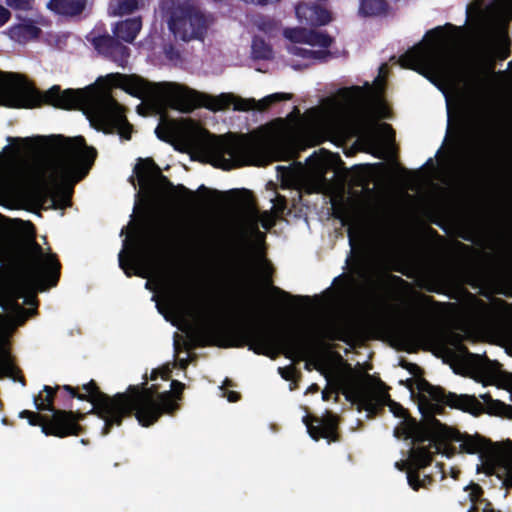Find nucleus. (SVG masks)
Instances as JSON below:
<instances>
[{"instance_id": "nucleus-33", "label": "nucleus", "mask_w": 512, "mask_h": 512, "mask_svg": "<svg viewBox=\"0 0 512 512\" xmlns=\"http://www.w3.org/2000/svg\"><path fill=\"white\" fill-rule=\"evenodd\" d=\"M14 371V365L10 359L9 350L4 344H0V378L10 375Z\"/></svg>"}, {"instance_id": "nucleus-60", "label": "nucleus", "mask_w": 512, "mask_h": 512, "mask_svg": "<svg viewBox=\"0 0 512 512\" xmlns=\"http://www.w3.org/2000/svg\"><path fill=\"white\" fill-rule=\"evenodd\" d=\"M381 127L385 131H393L392 126L390 124H388V123H382Z\"/></svg>"}, {"instance_id": "nucleus-43", "label": "nucleus", "mask_w": 512, "mask_h": 512, "mask_svg": "<svg viewBox=\"0 0 512 512\" xmlns=\"http://www.w3.org/2000/svg\"><path fill=\"white\" fill-rule=\"evenodd\" d=\"M164 55L168 60L174 62H177L181 59L180 51L172 44L166 45L164 47Z\"/></svg>"}, {"instance_id": "nucleus-17", "label": "nucleus", "mask_w": 512, "mask_h": 512, "mask_svg": "<svg viewBox=\"0 0 512 512\" xmlns=\"http://www.w3.org/2000/svg\"><path fill=\"white\" fill-rule=\"evenodd\" d=\"M303 422L310 437L315 441L321 438L326 439L329 444L340 441L338 418L335 414L327 412L322 418L306 415L303 417Z\"/></svg>"}, {"instance_id": "nucleus-2", "label": "nucleus", "mask_w": 512, "mask_h": 512, "mask_svg": "<svg viewBox=\"0 0 512 512\" xmlns=\"http://www.w3.org/2000/svg\"><path fill=\"white\" fill-rule=\"evenodd\" d=\"M171 390L159 392L158 385L147 386V376L138 385H129L125 392H118L110 396L101 391L95 380H90L85 389L87 394L78 395L80 399L94 402L91 413L103 420L101 434L108 435L115 426H120L125 418L135 416L143 427L156 423L164 414L174 415L180 409L178 401L182 400L185 385L178 381H171Z\"/></svg>"}, {"instance_id": "nucleus-5", "label": "nucleus", "mask_w": 512, "mask_h": 512, "mask_svg": "<svg viewBox=\"0 0 512 512\" xmlns=\"http://www.w3.org/2000/svg\"><path fill=\"white\" fill-rule=\"evenodd\" d=\"M107 79L111 85L121 88L133 97L155 104L172 102L177 108L187 112L196 107L218 112L228 109L234 101V95L230 93L211 96L176 83L151 82L137 74L111 73L107 75Z\"/></svg>"}, {"instance_id": "nucleus-10", "label": "nucleus", "mask_w": 512, "mask_h": 512, "mask_svg": "<svg viewBox=\"0 0 512 512\" xmlns=\"http://www.w3.org/2000/svg\"><path fill=\"white\" fill-rule=\"evenodd\" d=\"M200 134L203 150L216 168L231 170L251 165L259 152L258 144L245 135L224 138L212 135L206 129H201Z\"/></svg>"}, {"instance_id": "nucleus-27", "label": "nucleus", "mask_w": 512, "mask_h": 512, "mask_svg": "<svg viewBox=\"0 0 512 512\" xmlns=\"http://www.w3.org/2000/svg\"><path fill=\"white\" fill-rule=\"evenodd\" d=\"M139 6V0H110L108 13L114 17L129 15L138 10Z\"/></svg>"}, {"instance_id": "nucleus-29", "label": "nucleus", "mask_w": 512, "mask_h": 512, "mask_svg": "<svg viewBox=\"0 0 512 512\" xmlns=\"http://www.w3.org/2000/svg\"><path fill=\"white\" fill-rule=\"evenodd\" d=\"M290 52L295 56L316 60L318 62H326L332 56L329 50H312L298 46L292 47Z\"/></svg>"}, {"instance_id": "nucleus-54", "label": "nucleus", "mask_w": 512, "mask_h": 512, "mask_svg": "<svg viewBox=\"0 0 512 512\" xmlns=\"http://www.w3.org/2000/svg\"><path fill=\"white\" fill-rule=\"evenodd\" d=\"M391 280L401 285H408V283L399 276L391 275Z\"/></svg>"}, {"instance_id": "nucleus-57", "label": "nucleus", "mask_w": 512, "mask_h": 512, "mask_svg": "<svg viewBox=\"0 0 512 512\" xmlns=\"http://www.w3.org/2000/svg\"><path fill=\"white\" fill-rule=\"evenodd\" d=\"M160 375V370L158 369H154L152 370L151 372V375H150V379L151 380H156L158 378V376Z\"/></svg>"}, {"instance_id": "nucleus-18", "label": "nucleus", "mask_w": 512, "mask_h": 512, "mask_svg": "<svg viewBox=\"0 0 512 512\" xmlns=\"http://www.w3.org/2000/svg\"><path fill=\"white\" fill-rule=\"evenodd\" d=\"M460 446L466 453L479 454L488 474L492 475L496 473L499 457L498 451L491 441L478 436H467L463 439Z\"/></svg>"}, {"instance_id": "nucleus-58", "label": "nucleus", "mask_w": 512, "mask_h": 512, "mask_svg": "<svg viewBox=\"0 0 512 512\" xmlns=\"http://www.w3.org/2000/svg\"><path fill=\"white\" fill-rule=\"evenodd\" d=\"M479 505L478 504H472L471 507L467 510V512H479Z\"/></svg>"}, {"instance_id": "nucleus-23", "label": "nucleus", "mask_w": 512, "mask_h": 512, "mask_svg": "<svg viewBox=\"0 0 512 512\" xmlns=\"http://www.w3.org/2000/svg\"><path fill=\"white\" fill-rule=\"evenodd\" d=\"M141 28V17L128 18L115 24L113 34L118 38V40L132 43L136 39Z\"/></svg>"}, {"instance_id": "nucleus-6", "label": "nucleus", "mask_w": 512, "mask_h": 512, "mask_svg": "<svg viewBox=\"0 0 512 512\" xmlns=\"http://www.w3.org/2000/svg\"><path fill=\"white\" fill-rule=\"evenodd\" d=\"M257 355L271 356L282 351L287 358L304 360L310 354V342L299 330L291 327H274L254 323L232 330L228 343L223 347H245Z\"/></svg>"}, {"instance_id": "nucleus-24", "label": "nucleus", "mask_w": 512, "mask_h": 512, "mask_svg": "<svg viewBox=\"0 0 512 512\" xmlns=\"http://www.w3.org/2000/svg\"><path fill=\"white\" fill-rule=\"evenodd\" d=\"M10 37L18 42H27L40 37L42 30L31 19L13 25L9 29Z\"/></svg>"}, {"instance_id": "nucleus-41", "label": "nucleus", "mask_w": 512, "mask_h": 512, "mask_svg": "<svg viewBox=\"0 0 512 512\" xmlns=\"http://www.w3.org/2000/svg\"><path fill=\"white\" fill-rule=\"evenodd\" d=\"M202 245L201 248H203L205 251H212L216 247V237L215 235L210 231H202Z\"/></svg>"}, {"instance_id": "nucleus-42", "label": "nucleus", "mask_w": 512, "mask_h": 512, "mask_svg": "<svg viewBox=\"0 0 512 512\" xmlns=\"http://www.w3.org/2000/svg\"><path fill=\"white\" fill-rule=\"evenodd\" d=\"M5 2L14 10L28 11L32 9L34 0H5Z\"/></svg>"}, {"instance_id": "nucleus-52", "label": "nucleus", "mask_w": 512, "mask_h": 512, "mask_svg": "<svg viewBox=\"0 0 512 512\" xmlns=\"http://www.w3.org/2000/svg\"><path fill=\"white\" fill-rule=\"evenodd\" d=\"M227 399L229 402H237L240 399V393L236 391H229L227 393Z\"/></svg>"}, {"instance_id": "nucleus-14", "label": "nucleus", "mask_w": 512, "mask_h": 512, "mask_svg": "<svg viewBox=\"0 0 512 512\" xmlns=\"http://www.w3.org/2000/svg\"><path fill=\"white\" fill-rule=\"evenodd\" d=\"M91 413V410L88 412ZM87 413L80 411H72L59 409L54 411L47 418L46 424L43 425V433L46 436H54L65 438L68 436H79L85 432L84 426L80 424L86 417Z\"/></svg>"}, {"instance_id": "nucleus-64", "label": "nucleus", "mask_w": 512, "mask_h": 512, "mask_svg": "<svg viewBox=\"0 0 512 512\" xmlns=\"http://www.w3.org/2000/svg\"><path fill=\"white\" fill-rule=\"evenodd\" d=\"M262 226H263L264 228H266V229H268V228L270 227V225H269L268 223H266V222H263V223H262Z\"/></svg>"}, {"instance_id": "nucleus-31", "label": "nucleus", "mask_w": 512, "mask_h": 512, "mask_svg": "<svg viewBox=\"0 0 512 512\" xmlns=\"http://www.w3.org/2000/svg\"><path fill=\"white\" fill-rule=\"evenodd\" d=\"M154 132L159 140L172 144L176 133L175 123L170 120L161 121Z\"/></svg>"}, {"instance_id": "nucleus-56", "label": "nucleus", "mask_w": 512, "mask_h": 512, "mask_svg": "<svg viewBox=\"0 0 512 512\" xmlns=\"http://www.w3.org/2000/svg\"><path fill=\"white\" fill-rule=\"evenodd\" d=\"M198 192L208 194V193H210L211 191H210L207 187H205L204 185H201V186L198 188ZM212 192H213V193H218V191H216V190H213Z\"/></svg>"}, {"instance_id": "nucleus-8", "label": "nucleus", "mask_w": 512, "mask_h": 512, "mask_svg": "<svg viewBox=\"0 0 512 512\" xmlns=\"http://www.w3.org/2000/svg\"><path fill=\"white\" fill-rule=\"evenodd\" d=\"M446 28L456 29L454 25L447 23L429 30L423 43L413 46L399 57L400 65L427 78L428 73L439 77L447 76L450 73V55L447 49L449 36L445 32ZM429 79L431 80L430 77Z\"/></svg>"}, {"instance_id": "nucleus-12", "label": "nucleus", "mask_w": 512, "mask_h": 512, "mask_svg": "<svg viewBox=\"0 0 512 512\" xmlns=\"http://www.w3.org/2000/svg\"><path fill=\"white\" fill-rule=\"evenodd\" d=\"M133 172L142 187H150L153 191L165 188L184 198L187 205L192 206L195 204V192L182 184L174 186L173 183L161 173L160 168L152 158H139Z\"/></svg>"}, {"instance_id": "nucleus-1", "label": "nucleus", "mask_w": 512, "mask_h": 512, "mask_svg": "<svg viewBox=\"0 0 512 512\" xmlns=\"http://www.w3.org/2000/svg\"><path fill=\"white\" fill-rule=\"evenodd\" d=\"M15 156L22 150L34 152L38 147L49 153L46 162L47 176L28 189L31 198L40 205L49 200L55 209L71 205L73 186L89 172L97 157L94 147L87 146L83 136L65 137L61 134L36 137H8Z\"/></svg>"}, {"instance_id": "nucleus-35", "label": "nucleus", "mask_w": 512, "mask_h": 512, "mask_svg": "<svg viewBox=\"0 0 512 512\" xmlns=\"http://www.w3.org/2000/svg\"><path fill=\"white\" fill-rule=\"evenodd\" d=\"M350 335V327L347 323L339 322V325H334L329 332L331 340L347 341Z\"/></svg>"}, {"instance_id": "nucleus-55", "label": "nucleus", "mask_w": 512, "mask_h": 512, "mask_svg": "<svg viewBox=\"0 0 512 512\" xmlns=\"http://www.w3.org/2000/svg\"><path fill=\"white\" fill-rule=\"evenodd\" d=\"M239 271H241V273L243 274L244 272L246 273L248 271V268H249V263L246 261V262H242L241 265L239 266Z\"/></svg>"}, {"instance_id": "nucleus-3", "label": "nucleus", "mask_w": 512, "mask_h": 512, "mask_svg": "<svg viewBox=\"0 0 512 512\" xmlns=\"http://www.w3.org/2000/svg\"><path fill=\"white\" fill-rule=\"evenodd\" d=\"M3 77L4 73L0 72V105L32 108L44 103L66 110L86 106L88 119L97 130L108 134L117 132L121 138L131 139L133 126L127 120L125 108L110 93L91 95L84 90H61L59 85H54L44 93L32 89L21 99Z\"/></svg>"}, {"instance_id": "nucleus-4", "label": "nucleus", "mask_w": 512, "mask_h": 512, "mask_svg": "<svg viewBox=\"0 0 512 512\" xmlns=\"http://www.w3.org/2000/svg\"><path fill=\"white\" fill-rule=\"evenodd\" d=\"M16 263L20 272V286L0 283V307L10 313L12 321L22 326L31 316L37 313V298L32 295L25 298L28 305L35 308L26 309L19 304L24 297L25 288L46 291L55 287L61 275V263L57 255L44 254L42 246L35 239L29 240L17 254Z\"/></svg>"}, {"instance_id": "nucleus-39", "label": "nucleus", "mask_w": 512, "mask_h": 512, "mask_svg": "<svg viewBox=\"0 0 512 512\" xmlns=\"http://www.w3.org/2000/svg\"><path fill=\"white\" fill-rule=\"evenodd\" d=\"M484 491L482 487L479 484H472L471 490L468 494L469 500L472 504H478L481 505L483 502H485V499H483Z\"/></svg>"}, {"instance_id": "nucleus-62", "label": "nucleus", "mask_w": 512, "mask_h": 512, "mask_svg": "<svg viewBox=\"0 0 512 512\" xmlns=\"http://www.w3.org/2000/svg\"><path fill=\"white\" fill-rule=\"evenodd\" d=\"M427 290L430 291V292H438L437 289H435L434 287H427Z\"/></svg>"}, {"instance_id": "nucleus-40", "label": "nucleus", "mask_w": 512, "mask_h": 512, "mask_svg": "<svg viewBox=\"0 0 512 512\" xmlns=\"http://www.w3.org/2000/svg\"><path fill=\"white\" fill-rule=\"evenodd\" d=\"M278 372L281 377L287 381H293L301 375V373L292 365L279 367Z\"/></svg>"}, {"instance_id": "nucleus-51", "label": "nucleus", "mask_w": 512, "mask_h": 512, "mask_svg": "<svg viewBox=\"0 0 512 512\" xmlns=\"http://www.w3.org/2000/svg\"><path fill=\"white\" fill-rule=\"evenodd\" d=\"M505 474L504 484L512 487V465L502 467Z\"/></svg>"}, {"instance_id": "nucleus-46", "label": "nucleus", "mask_w": 512, "mask_h": 512, "mask_svg": "<svg viewBox=\"0 0 512 512\" xmlns=\"http://www.w3.org/2000/svg\"><path fill=\"white\" fill-rule=\"evenodd\" d=\"M170 301L174 307H182L185 304V298L182 292H177L172 295Z\"/></svg>"}, {"instance_id": "nucleus-45", "label": "nucleus", "mask_w": 512, "mask_h": 512, "mask_svg": "<svg viewBox=\"0 0 512 512\" xmlns=\"http://www.w3.org/2000/svg\"><path fill=\"white\" fill-rule=\"evenodd\" d=\"M401 366L417 377L423 374V370L415 363L403 362Z\"/></svg>"}, {"instance_id": "nucleus-37", "label": "nucleus", "mask_w": 512, "mask_h": 512, "mask_svg": "<svg viewBox=\"0 0 512 512\" xmlns=\"http://www.w3.org/2000/svg\"><path fill=\"white\" fill-rule=\"evenodd\" d=\"M285 37L294 43H306L307 29L306 28H292L284 33Z\"/></svg>"}, {"instance_id": "nucleus-63", "label": "nucleus", "mask_w": 512, "mask_h": 512, "mask_svg": "<svg viewBox=\"0 0 512 512\" xmlns=\"http://www.w3.org/2000/svg\"><path fill=\"white\" fill-rule=\"evenodd\" d=\"M322 396L324 400H328V394L325 391L322 393Z\"/></svg>"}, {"instance_id": "nucleus-11", "label": "nucleus", "mask_w": 512, "mask_h": 512, "mask_svg": "<svg viewBox=\"0 0 512 512\" xmlns=\"http://www.w3.org/2000/svg\"><path fill=\"white\" fill-rule=\"evenodd\" d=\"M169 30L184 42L203 40L208 24L205 15L189 4L172 6L166 11Z\"/></svg>"}, {"instance_id": "nucleus-49", "label": "nucleus", "mask_w": 512, "mask_h": 512, "mask_svg": "<svg viewBox=\"0 0 512 512\" xmlns=\"http://www.w3.org/2000/svg\"><path fill=\"white\" fill-rule=\"evenodd\" d=\"M424 379L422 376L417 377L416 380L407 379L405 381H401V384H404L412 393L414 391V387L418 390V381Z\"/></svg>"}, {"instance_id": "nucleus-30", "label": "nucleus", "mask_w": 512, "mask_h": 512, "mask_svg": "<svg viewBox=\"0 0 512 512\" xmlns=\"http://www.w3.org/2000/svg\"><path fill=\"white\" fill-rule=\"evenodd\" d=\"M306 43L311 46H319L323 50H328L332 45L334 39L326 32L316 31L313 29H307Z\"/></svg>"}, {"instance_id": "nucleus-59", "label": "nucleus", "mask_w": 512, "mask_h": 512, "mask_svg": "<svg viewBox=\"0 0 512 512\" xmlns=\"http://www.w3.org/2000/svg\"><path fill=\"white\" fill-rule=\"evenodd\" d=\"M161 377H162V379H164V380H168V379H169V377H170V371H169V370H164V371H162V373H161Z\"/></svg>"}, {"instance_id": "nucleus-26", "label": "nucleus", "mask_w": 512, "mask_h": 512, "mask_svg": "<svg viewBox=\"0 0 512 512\" xmlns=\"http://www.w3.org/2000/svg\"><path fill=\"white\" fill-rule=\"evenodd\" d=\"M407 336L419 346L432 345L437 341L435 330L425 324L416 325L407 331Z\"/></svg>"}, {"instance_id": "nucleus-44", "label": "nucleus", "mask_w": 512, "mask_h": 512, "mask_svg": "<svg viewBox=\"0 0 512 512\" xmlns=\"http://www.w3.org/2000/svg\"><path fill=\"white\" fill-rule=\"evenodd\" d=\"M478 308H479V312L482 314V316L484 318L492 319V318L495 317V311H494L493 307H491L490 305L486 304L485 302L480 301L479 305H478Z\"/></svg>"}, {"instance_id": "nucleus-61", "label": "nucleus", "mask_w": 512, "mask_h": 512, "mask_svg": "<svg viewBox=\"0 0 512 512\" xmlns=\"http://www.w3.org/2000/svg\"><path fill=\"white\" fill-rule=\"evenodd\" d=\"M4 253V244L3 242L0 240V256H2V254Z\"/></svg>"}, {"instance_id": "nucleus-50", "label": "nucleus", "mask_w": 512, "mask_h": 512, "mask_svg": "<svg viewBox=\"0 0 512 512\" xmlns=\"http://www.w3.org/2000/svg\"><path fill=\"white\" fill-rule=\"evenodd\" d=\"M248 219L249 221L251 222V224L254 226V227H257L258 226V223L260 221V216H259V212L258 210L256 209H252L249 213H248Z\"/></svg>"}, {"instance_id": "nucleus-20", "label": "nucleus", "mask_w": 512, "mask_h": 512, "mask_svg": "<svg viewBox=\"0 0 512 512\" xmlns=\"http://www.w3.org/2000/svg\"><path fill=\"white\" fill-rule=\"evenodd\" d=\"M494 159V142L491 135L473 152L467 162V169L474 175H482L487 172Z\"/></svg>"}, {"instance_id": "nucleus-9", "label": "nucleus", "mask_w": 512, "mask_h": 512, "mask_svg": "<svg viewBox=\"0 0 512 512\" xmlns=\"http://www.w3.org/2000/svg\"><path fill=\"white\" fill-rule=\"evenodd\" d=\"M347 399L358 405V409L367 411L370 415L378 414L385 405L389 406L390 411L395 417L402 418L403 422L395 434L404 439L412 438L415 442L424 443L427 439L435 437L432 431H419L418 424L413 419L408 410L400 403L390 398L386 391H378L372 387L368 381L356 383L346 395Z\"/></svg>"}, {"instance_id": "nucleus-38", "label": "nucleus", "mask_w": 512, "mask_h": 512, "mask_svg": "<svg viewBox=\"0 0 512 512\" xmlns=\"http://www.w3.org/2000/svg\"><path fill=\"white\" fill-rule=\"evenodd\" d=\"M273 273H274V268H273L272 264L267 259L263 258L261 260V275H262L263 281L266 285L272 286Z\"/></svg>"}, {"instance_id": "nucleus-13", "label": "nucleus", "mask_w": 512, "mask_h": 512, "mask_svg": "<svg viewBox=\"0 0 512 512\" xmlns=\"http://www.w3.org/2000/svg\"><path fill=\"white\" fill-rule=\"evenodd\" d=\"M426 441H428L427 445L419 443L410 452V462L413 469L407 472V481L414 491H418L420 488H428L434 483V478L428 474L421 479L419 470L428 467L432 463L434 455L440 453L442 443L438 442L436 437Z\"/></svg>"}, {"instance_id": "nucleus-15", "label": "nucleus", "mask_w": 512, "mask_h": 512, "mask_svg": "<svg viewBox=\"0 0 512 512\" xmlns=\"http://www.w3.org/2000/svg\"><path fill=\"white\" fill-rule=\"evenodd\" d=\"M87 383L83 384L81 387H73L71 385H56L55 387L44 385L43 391L45 395L39 393L36 397H34V404L38 411H49L53 413L58 409L54 406V401L58 399L61 401L64 407L72 408V400L78 399L80 401H87L92 404L91 410L94 408V402L87 399H80L77 396H73V394L84 395L87 394V390L84 388Z\"/></svg>"}, {"instance_id": "nucleus-34", "label": "nucleus", "mask_w": 512, "mask_h": 512, "mask_svg": "<svg viewBox=\"0 0 512 512\" xmlns=\"http://www.w3.org/2000/svg\"><path fill=\"white\" fill-rule=\"evenodd\" d=\"M20 418H24L28 420V423L31 426H40L41 431L43 432V425L46 424L48 416L42 415L38 412L23 410L19 414Z\"/></svg>"}, {"instance_id": "nucleus-32", "label": "nucleus", "mask_w": 512, "mask_h": 512, "mask_svg": "<svg viewBox=\"0 0 512 512\" xmlns=\"http://www.w3.org/2000/svg\"><path fill=\"white\" fill-rule=\"evenodd\" d=\"M272 48L259 37H255L252 41V54L256 59L268 60L272 58Z\"/></svg>"}, {"instance_id": "nucleus-19", "label": "nucleus", "mask_w": 512, "mask_h": 512, "mask_svg": "<svg viewBox=\"0 0 512 512\" xmlns=\"http://www.w3.org/2000/svg\"><path fill=\"white\" fill-rule=\"evenodd\" d=\"M152 259L153 251L151 245L146 241H141L137 248L130 252L128 259L125 258L124 251L119 253V266L128 277L132 275L146 277L136 264H149Z\"/></svg>"}, {"instance_id": "nucleus-28", "label": "nucleus", "mask_w": 512, "mask_h": 512, "mask_svg": "<svg viewBox=\"0 0 512 512\" xmlns=\"http://www.w3.org/2000/svg\"><path fill=\"white\" fill-rule=\"evenodd\" d=\"M388 4L385 0H361L359 12L364 16H378L386 13Z\"/></svg>"}, {"instance_id": "nucleus-21", "label": "nucleus", "mask_w": 512, "mask_h": 512, "mask_svg": "<svg viewBox=\"0 0 512 512\" xmlns=\"http://www.w3.org/2000/svg\"><path fill=\"white\" fill-rule=\"evenodd\" d=\"M295 12L302 23L314 27L326 25L332 19L331 13L319 4L299 3Z\"/></svg>"}, {"instance_id": "nucleus-7", "label": "nucleus", "mask_w": 512, "mask_h": 512, "mask_svg": "<svg viewBox=\"0 0 512 512\" xmlns=\"http://www.w3.org/2000/svg\"><path fill=\"white\" fill-rule=\"evenodd\" d=\"M418 392L420 412L424 416H432L433 425L444 429L446 426H443L434 416L443 414L445 406L474 416H479L482 413L498 415L507 408L503 402L492 399L489 393L480 394L479 398L483 400L480 402L474 395L447 392L440 386L432 385L426 379L418 381Z\"/></svg>"}, {"instance_id": "nucleus-16", "label": "nucleus", "mask_w": 512, "mask_h": 512, "mask_svg": "<svg viewBox=\"0 0 512 512\" xmlns=\"http://www.w3.org/2000/svg\"><path fill=\"white\" fill-rule=\"evenodd\" d=\"M94 49L101 55L123 66L130 56V49L123 45L118 38L108 33L95 35L92 31L87 37Z\"/></svg>"}, {"instance_id": "nucleus-25", "label": "nucleus", "mask_w": 512, "mask_h": 512, "mask_svg": "<svg viewBox=\"0 0 512 512\" xmlns=\"http://www.w3.org/2000/svg\"><path fill=\"white\" fill-rule=\"evenodd\" d=\"M87 0H50L47 7L60 15L76 16L83 12Z\"/></svg>"}, {"instance_id": "nucleus-53", "label": "nucleus", "mask_w": 512, "mask_h": 512, "mask_svg": "<svg viewBox=\"0 0 512 512\" xmlns=\"http://www.w3.org/2000/svg\"><path fill=\"white\" fill-rule=\"evenodd\" d=\"M483 507L481 508L482 512H500L494 509L492 504L485 500V502L482 503Z\"/></svg>"}, {"instance_id": "nucleus-22", "label": "nucleus", "mask_w": 512, "mask_h": 512, "mask_svg": "<svg viewBox=\"0 0 512 512\" xmlns=\"http://www.w3.org/2000/svg\"><path fill=\"white\" fill-rule=\"evenodd\" d=\"M291 98L292 94L282 92L270 94L258 102L255 99H244L234 96V101L232 104L234 105V110L236 111H250L254 109L265 111L273 104L285 100H290Z\"/></svg>"}, {"instance_id": "nucleus-48", "label": "nucleus", "mask_w": 512, "mask_h": 512, "mask_svg": "<svg viewBox=\"0 0 512 512\" xmlns=\"http://www.w3.org/2000/svg\"><path fill=\"white\" fill-rule=\"evenodd\" d=\"M272 290L275 292V293H278L279 295L283 296L284 298H294L295 300H308V297H302V296H292L291 294H289L288 292L276 287V286H272Z\"/></svg>"}, {"instance_id": "nucleus-36", "label": "nucleus", "mask_w": 512, "mask_h": 512, "mask_svg": "<svg viewBox=\"0 0 512 512\" xmlns=\"http://www.w3.org/2000/svg\"><path fill=\"white\" fill-rule=\"evenodd\" d=\"M463 337L459 333L451 332L446 336L447 344L453 346L462 354H470L468 348L462 343Z\"/></svg>"}, {"instance_id": "nucleus-47", "label": "nucleus", "mask_w": 512, "mask_h": 512, "mask_svg": "<svg viewBox=\"0 0 512 512\" xmlns=\"http://www.w3.org/2000/svg\"><path fill=\"white\" fill-rule=\"evenodd\" d=\"M11 18V12L0 4V28L3 27Z\"/></svg>"}]
</instances>
